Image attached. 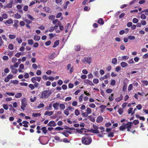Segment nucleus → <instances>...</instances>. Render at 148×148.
I'll return each mask as SVG.
<instances>
[{
    "instance_id": "f257e3e1",
    "label": "nucleus",
    "mask_w": 148,
    "mask_h": 148,
    "mask_svg": "<svg viewBox=\"0 0 148 148\" xmlns=\"http://www.w3.org/2000/svg\"><path fill=\"white\" fill-rule=\"evenodd\" d=\"M92 139L90 137H86L85 136L82 138V141L83 143L86 145L90 144L92 142Z\"/></svg>"
},
{
    "instance_id": "f03ea898",
    "label": "nucleus",
    "mask_w": 148,
    "mask_h": 148,
    "mask_svg": "<svg viewBox=\"0 0 148 148\" xmlns=\"http://www.w3.org/2000/svg\"><path fill=\"white\" fill-rule=\"evenodd\" d=\"M51 94V90H45L42 92L41 97V98H46L48 97Z\"/></svg>"
},
{
    "instance_id": "7ed1b4c3",
    "label": "nucleus",
    "mask_w": 148,
    "mask_h": 148,
    "mask_svg": "<svg viewBox=\"0 0 148 148\" xmlns=\"http://www.w3.org/2000/svg\"><path fill=\"white\" fill-rule=\"evenodd\" d=\"M27 105V101L26 99L23 98L21 100V108L23 110H24L25 108Z\"/></svg>"
},
{
    "instance_id": "20e7f679",
    "label": "nucleus",
    "mask_w": 148,
    "mask_h": 148,
    "mask_svg": "<svg viewBox=\"0 0 148 148\" xmlns=\"http://www.w3.org/2000/svg\"><path fill=\"white\" fill-rule=\"evenodd\" d=\"M13 66L12 65L10 66V68L12 70L11 72L13 74H15L17 73L18 70L16 69H14Z\"/></svg>"
},
{
    "instance_id": "39448f33",
    "label": "nucleus",
    "mask_w": 148,
    "mask_h": 148,
    "mask_svg": "<svg viewBox=\"0 0 148 148\" xmlns=\"http://www.w3.org/2000/svg\"><path fill=\"white\" fill-rule=\"evenodd\" d=\"M47 125L50 127H54L57 125L55 122L53 121H50L48 124Z\"/></svg>"
},
{
    "instance_id": "423d86ee",
    "label": "nucleus",
    "mask_w": 148,
    "mask_h": 148,
    "mask_svg": "<svg viewBox=\"0 0 148 148\" xmlns=\"http://www.w3.org/2000/svg\"><path fill=\"white\" fill-rule=\"evenodd\" d=\"M13 3V1L11 0L10 1L9 3H7L5 6L4 7V8H11L12 7V5Z\"/></svg>"
},
{
    "instance_id": "0eeeda50",
    "label": "nucleus",
    "mask_w": 148,
    "mask_h": 148,
    "mask_svg": "<svg viewBox=\"0 0 148 148\" xmlns=\"http://www.w3.org/2000/svg\"><path fill=\"white\" fill-rule=\"evenodd\" d=\"M59 102H56L52 105L55 110H57L59 108Z\"/></svg>"
},
{
    "instance_id": "6e6552de",
    "label": "nucleus",
    "mask_w": 148,
    "mask_h": 148,
    "mask_svg": "<svg viewBox=\"0 0 148 148\" xmlns=\"http://www.w3.org/2000/svg\"><path fill=\"white\" fill-rule=\"evenodd\" d=\"M52 23L53 24H56L58 25H61V22L58 19H56L53 20V21Z\"/></svg>"
},
{
    "instance_id": "1a4fd4ad",
    "label": "nucleus",
    "mask_w": 148,
    "mask_h": 148,
    "mask_svg": "<svg viewBox=\"0 0 148 148\" xmlns=\"http://www.w3.org/2000/svg\"><path fill=\"white\" fill-rule=\"evenodd\" d=\"M84 82L86 84H88L90 86L94 85V84L92 83V82L91 81L88 79L84 80Z\"/></svg>"
},
{
    "instance_id": "9d476101",
    "label": "nucleus",
    "mask_w": 148,
    "mask_h": 148,
    "mask_svg": "<svg viewBox=\"0 0 148 148\" xmlns=\"http://www.w3.org/2000/svg\"><path fill=\"white\" fill-rule=\"evenodd\" d=\"M132 123L131 122H129L127 124H125L126 128H131L132 124Z\"/></svg>"
},
{
    "instance_id": "9b49d317",
    "label": "nucleus",
    "mask_w": 148,
    "mask_h": 148,
    "mask_svg": "<svg viewBox=\"0 0 148 148\" xmlns=\"http://www.w3.org/2000/svg\"><path fill=\"white\" fill-rule=\"evenodd\" d=\"M53 114V112L52 111H47L45 112L44 113V115H48L49 116H50L52 115Z\"/></svg>"
},
{
    "instance_id": "f8f14e48",
    "label": "nucleus",
    "mask_w": 148,
    "mask_h": 148,
    "mask_svg": "<svg viewBox=\"0 0 148 148\" xmlns=\"http://www.w3.org/2000/svg\"><path fill=\"white\" fill-rule=\"evenodd\" d=\"M103 118L100 116H99L97 118L96 121L98 123H100L103 120Z\"/></svg>"
},
{
    "instance_id": "ddd939ff",
    "label": "nucleus",
    "mask_w": 148,
    "mask_h": 148,
    "mask_svg": "<svg viewBox=\"0 0 148 148\" xmlns=\"http://www.w3.org/2000/svg\"><path fill=\"white\" fill-rule=\"evenodd\" d=\"M127 63L125 62H122L121 63V66L123 68L127 66Z\"/></svg>"
},
{
    "instance_id": "4468645a",
    "label": "nucleus",
    "mask_w": 148,
    "mask_h": 148,
    "mask_svg": "<svg viewBox=\"0 0 148 148\" xmlns=\"http://www.w3.org/2000/svg\"><path fill=\"white\" fill-rule=\"evenodd\" d=\"M91 58L90 57H86L85 58L86 61L88 64H90L91 62Z\"/></svg>"
},
{
    "instance_id": "2eb2a0df",
    "label": "nucleus",
    "mask_w": 148,
    "mask_h": 148,
    "mask_svg": "<svg viewBox=\"0 0 148 148\" xmlns=\"http://www.w3.org/2000/svg\"><path fill=\"white\" fill-rule=\"evenodd\" d=\"M90 132L91 133L95 134H99V131L98 130L91 129Z\"/></svg>"
},
{
    "instance_id": "dca6fc26",
    "label": "nucleus",
    "mask_w": 148,
    "mask_h": 148,
    "mask_svg": "<svg viewBox=\"0 0 148 148\" xmlns=\"http://www.w3.org/2000/svg\"><path fill=\"white\" fill-rule=\"evenodd\" d=\"M59 40H56L54 42V45L53 47V48L56 47L59 44Z\"/></svg>"
},
{
    "instance_id": "f3484780",
    "label": "nucleus",
    "mask_w": 148,
    "mask_h": 148,
    "mask_svg": "<svg viewBox=\"0 0 148 148\" xmlns=\"http://www.w3.org/2000/svg\"><path fill=\"white\" fill-rule=\"evenodd\" d=\"M126 129V127L124 123L123 124L122 126H121L119 127V130L121 131H123L124 130Z\"/></svg>"
},
{
    "instance_id": "a211bd4d",
    "label": "nucleus",
    "mask_w": 148,
    "mask_h": 148,
    "mask_svg": "<svg viewBox=\"0 0 148 148\" xmlns=\"http://www.w3.org/2000/svg\"><path fill=\"white\" fill-rule=\"evenodd\" d=\"M22 123L24 124L23 126L25 127H27L28 125L27 124L29 123V122L26 121H24L22 122Z\"/></svg>"
},
{
    "instance_id": "6ab92c4d",
    "label": "nucleus",
    "mask_w": 148,
    "mask_h": 148,
    "mask_svg": "<svg viewBox=\"0 0 148 148\" xmlns=\"http://www.w3.org/2000/svg\"><path fill=\"white\" fill-rule=\"evenodd\" d=\"M52 106V104L50 103L49 104V106H47L45 108V109L46 110H51Z\"/></svg>"
},
{
    "instance_id": "aec40b11",
    "label": "nucleus",
    "mask_w": 148,
    "mask_h": 148,
    "mask_svg": "<svg viewBox=\"0 0 148 148\" xmlns=\"http://www.w3.org/2000/svg\"><path fill=\"white\" fill-rule=\"evenodd\" d=\"M59 107L60 109L62 110H64L65 108V105L63 104H60L59 103Z\"/></svg>"
},
{
    "instance_id": "412c9836",
    "label": "nucleus",
    "mask_w": 148,
    "mask_h": 148,
    "mask_svg": "<svg viewBox=\"0 0 148 148\" xmlns=\"http://www.w3.org/2000/svg\"><path fill=\"white\" fill-rule=\"evenodd\" d=\"M34 39L36 41L39 40L40 39V36L37 35H35L34 37Z\"/></svg>"
},
{
    "instance_id": "4be33fe9",
    "label": "nucleus",
    "mask_w": 148,
    "mask_h": 148,
    "mask_svg": "<svg viewBox=\"0 0 148 148\" xmlns=\"http://www.w3.org/2000/svg\"><path fill=\"white\" fill-rule=\"evenodd\" d=\"M13 21L11 19H10L7 20L6 22H5V23L6 24V23L8 24H12L13 23Z\"/></svg>"
},
{
    "instance_id": "5701e85b",
    "label": "nucleus",
    "mask_w": 148,
    "mask_h": 148,
    "mask_svg": "<svg viewBox=\"0 0 148 148\" xmlns=\"http://www.w3.org/2000/svg\"><path fill=\"white\" fill-rule=\"evenodd\" d=\"M64 113L67 116H68L69 115V110L67 108L66 109H65V110L64 111Z\"/></svg>"
},
{
    "instance_id": "b1692460",
    "label": "nucleus",
    "mask_w": 148,
    "mask_h": 148,
    "mask_svg": "<svg viewBox=\"0 0 148 148\" xmlns=\"http://www.w3.org/2000/svg\"><path fill=\"white\" fill-rule=\"evenodd\" d=\"M97 22L98 23L101 25H103L104 23L103 19L101 18H100L99 20Z\"/></svg>"
},
{
    "instance_id": "393cba45",
    "label": "nucleus",
    "mask_w": 148,
    "mask_h": 148,
    "mask_svg": "<svg viewBox=\"0 0 148 148\" xmlns=\"http://www.w3.org/2000/svg\"><path fill=\"white\" fill-rule=\"evenodd\" d=\"M56 56V53L53 52L52 53L51 55L49 56V58L51 59H53Z\"/></svg>"
},
{
    "instance_id": "a878e982",
    "label": "nucleus",
    "mask_w": 148,
    "mask_h": 148,
    "mask_svg": "<svg viewBox=\"0 0 148 148\" xmlns=\"http://www.w3.org/2000/svg\"><path fill=\"white\" fill-rule=\"evenodd\" d=\"M41 129L42 130V132L44 134L46 133L47 132V130L46 127H43Z\"/></svg>"
},
{
    "instance_id": "bb28decb",
    "label": "nucleus",
    "mask_w": 148,
    "mask_h": 148,
    "mask_svg": "<svg viewBox=\"0 0 148 148\" xmlns=\"http://www.w3.org/2000/svg\"><path fill=\"white\" fill-rule=\"evenodd\" d=\"M67 108L69 110H70L71 111L73 112L74 110V107L72 106H69L67 107Z\"/></svg>"
},
{
    "instance_id": "cd10ccee",
    "label": "nucleus",
    "mask_w": 148,
    "mask_h": 148,
    "mask_svg": "<svg viewBox=\"0 0 148 148\" xmlns=\"http://www.w3.org/2000/svg\"><path fill=\"white\" fill-rule=\"evenodd\" d=\"M22 96V94L20 92L18 93L15 95V97L16 98H18L21 97Z\"/></svg>"
},
{
    "instance_id": "c85d7f7f",
    "label": "nucleus",
    "mask_w": 148,
    "mask_h": 148,
    "mask_svg": "<svg viewBox=\"0 0 148 148\" xmlns=\"http://www.w3.org/2000/svg\"><path fill=\"white\" fill-rule=\"evenodd\" d=\"M70 133L69 131H66V132H62V134L64 135L66 137L68 136V133Z\"/></svg>"
},
{
    "instance_id": "c756f323",
    "label": "nucleus",
    "mask_w": 148,
    "mask_h": 148,
    "mask_svg": "<svg viewBox=\"0 0 148 148\" xmlns=\"http://www.w3.org/2000/svg\"><path fill=\"white\" fill-rule=\"evenodd\" d=\"M41 114L40 113H34L32 114V116L34 117H37V116H40Z\"/></svg>"
},
{
    "instance_id": "7c9ffc66",
    "label": "nucleus",
    "mask_w": 148,
    "mask_h": 148,
    "mask_svg": "<svg viewBox=\"0 0 148 148\" xmlns=\"http://www.w3.org/2000/svg\"><path fill=\"white\" fill-rule=\"evenodd\" d=\"M117 62V59L115 58H114L112 59V63L113 64H116V63Z\"/></svg>"
},
{
    "instance_id": "2f4dec72",
    "label": "nucleus",
    "mask_w": 148,
    "mask_h": 148,
    "mask_svg": "<svg viewBox=\"0 0 148 148\" xmlns=\"http://www.w3.org/2000/svg\"><path fill=\"white\" fill-rule=\"evenodd\" d=\"M34 42L32 39H29L28 40V44L29 45H32L33 44Z\"/></svg>"
},
{
    "instance_id": "473e14b6",
    "label": "nucleus",
    "mask_w": 148,
    "mask_h": 148,
    "mask_svg": "<svg viewBox=\"0 0 148 148\" xmlns=\"http://www.w3.org/2000/svg\"><path fill=\"white\" fill-rule=\"evenodd\" d=\"M114 94H112L109 97V99L110 100V101H112L113 100L114 98H113V96H114Z\"/></svg>"
},
{
    "instance_id": "72a5a7b5",
    "label": "nucleus",
    "mask_w": 148,
    "mask_h": 148,
    "mask_svg": "<svg viewBox=\"0 0 148 148\" xmlns=\"http://www.w3.org/2000/svg\"><path fill=\"white\" fill-rule=\"evenodd\" d=\"M44 106V104L43 103H40L37 106V107L38 108H40L43 107Z\"/></svg>"
},
{
    "instance_id": "f704fd0d",
    "label": "nucleus",
    "mask_w": 148,
    "mask_h": 148,
    "mask_svg": "<svg viewBox=\"0 0 148 148\" xmlns=\"http://www.w3.org/2000/svg\"><path fill=\"white\" fill-rule=\"evenodd\" d=\"M74 113L76 116H78L80 114V112L78 109H76Z\"/></svg>"
},
{
    "instance_id": "c9c22d12",
    "label": "nucleus",
    "mask_w": 148,
    "mask_h": 148,
    "mask_svg": "<svg viewBox=\"0 0 148 148\" xmlns=\"http://www.w3.org/2000/svg\"><path fill=\"white\" fill-rule=\"evenodd\" d=\"M16 39L18 41V42L19 43H20L22 42V40L20 38L17 37Z\"/></svg>"
},
{
    "instance_id": "e433bc0d",
    "label": "nucleus",
    "mask_w": 148,
    "mask_h": 148,
    "mask_svg": "<svg viewBox=\"0 0 148 148\" xmlns=\"http://www.w3.org/2000/svg\"><path fill=\"white\" fill-rule=\"evenodd\" d=\"M15 16L18 19L20 18L21 17V16L18 13H16L15 14Z\"/></svg>"
},
{
    "instance_id": "4c0bfd02",
    "label": "nucleus",
    "mask_w": 148,
    "mask_h": 148,
    "mask_svg": "<svg viewBox=\"0 0 148 148\" xmlns=\"http://www.w3.org/2000/svg\"><path fill=\"white\" fill-rule=\"evenodd\" d=\"M118 112H119V114H120L121 115L123 113V110L122 108H119L118 110Z\"/></svg>"
},
{
    "instance_id": "58836bf2",
    "label": "nucleus",
    "mask_w": 148,
    "mask_h": 148,
    "mask_svg": "<svg viewBox=\"0 0 148 148\" xmlns=\"http://www.w3.org/2000/svg\"><path fill=\"white\" fill-rule=\"evenodd\" d=\"M36 81H37L36 77H33L31 79V81L33 83L36 82Z\"/></svg>"
},
{
    "instance_id": "ea45409f",
    "label": "nucleus",
    "mask_w": 148,
    "mask_h": 148,
    "mask_svg": "<svg viewBox=\"0 0 148 148\" xmlns=\"http://www.w3.org/2000/svg\"><path fill=\"white\" fill-rule=\"evenodd\" d=\"M122 60H127L129 58V57L128 56H122Z\"/></svg>"
},
{
    "instance_id": "a19ab883",
    "label": "nucleus",
    "mask_w": 148,
    "mask_h": 148,
    "mask_svg": "<svg viewBox=\"0 0 148 148\" xmlns=\"http://www.w3.org/2000/svg\"><path fill=\"white\" fill-rule=\"evenodd\" d=\"M87 113L88 114H90L91 113V109L89 108H87L86 110Z\"/></svg>"
},
{
    "instance_id": "79ce46f5",
    "label": "nucleus",
    "mask_w": 148,
    "mask_h": 148,
    "mask_svg": "<svg viewBox=\"0 0 148 148\" xmlns=\"http://www.w3.org/2000/svg\"><path fill=\"white\" fill-rule=\"evenodd\" d=\"M16 37V36L14 35H10L9 37L10 39H13L15 38Z\"/></svg>"
},
{
    "instance_id": "37998d69",
    "label": "nucleus",
    "mask_w": 148,
    "mask_h": 148,
    "mask_svg": "<svg viewBox=\"0 0 148 148\" xmlns=\"http://www.w3.org/2000/svg\"><path fill=\"white\" fill-rule=\"evenodd\" d=\"M121 67L119 66H117L116 67L115 69V71L116 72H118L121 69Z\"/></svg>"
},
{
    "instance_id": "c03bdc74",
    "label": "nucleus",
    "mask_w": 148,
    "mask_h": 148,
    "mask_svg": "<svg viewBox=\"0 0 148 148\" xmlns=\"http://www.w3.org/2000/svg\"><path fill=\"white\" fill-rule=\"evenodd\" d=\"M115 84V80L113 79L111 80V82L110 83V85L112 86H114Z\"/></svg>"
},
{
    "instance_id": "a18cd8bd",
    "label": "nucleus",
    "mask_w": 148,
    "mask_h": 148,
    "mask_svg": "<svg viewBox=\"0 0 148 148\" xmlns=\"http://www.w3.org/2000/svg\"><path fill=\"white\" fill-rule=\"evenodd\" d=\"M114 132H110L108 134V137H113L114 136Z\"/></svg>"
},
{
    "instance_id": "49530a36",
    "label": "nucleus",
    "mask_w": 148,
    "mask_h": 148,
    "mask_svg": "<svg viewBox=\"0 0 148 148\" xmlns=\"http://www.w3.org/2000/svg\"><path fill=\"white\" fill-rule=\"evenodd\" d=\"M93 82L95 84H97L99 83V81L98 79H93Z\"/></svg>"
},
{
    "instance_id": "de8ad7c7",
    "label": "nucleus",
    "mask_w": 148,
    "mask_h": 148,
    "mask_svg": "<svg viewBox=\"0 0 148 148\" xmlns=\"http://www.w3.org/2000/svg\"><path fill=\"white\" fill-rule=\"evenodd\" d=\"M133 86L132 84H130L128 86V91H130L131 90Z\"/></svg>"
},
{
    "instance_id": "09e8293b",
    "label": "nucleus",
    "mask_w": 148,
    "mask_h": 148,
    "mask_svg": "<svg viewBox=\"0 0 148 148\" xmlns=\"http://www.w3.org/2000/svg\"><path fill=\"white\" fill-rule=\"evenodd\" d=\"M107 78V77L106 75H104L103 77H101L100 78V80H104L105 79H106Z\"/></svg>"
},
{
    "instance_id": "8fccbe9b",
    "label": "nucleus",
    "mask_w": 148,
    "mask_h": 148,
    "mask_svg": "<svg viewBox=\"0 0 148 148\" xmlns=\"http://www.w3.org/2000/svg\"><path fill=\"white\" fill-rule=\"evenodd\" d=\"M138 21L136 18H134L133 19L132 21L133 23H136L138 22Z\"/></svg>"
},
{
    "instance_id": "3c124183",
    "label": "nucleus",
    "mask_w": 148,
    "mask_h": 148,
    "mask_svg": "<svg viewBox=\"0 0 148 148\" xmlns=\"http://www.w3.org/2000/svg\"><path fill=\"white\" fill-rule=\"evenodd\" d=\"M142 82H143V86H147L148 85V82L147 81H142Z\"/></svg>"
},
{
    "instance_id": "603ef678",
    "label": "nucleus",
    "mask_w": 148,
    "mask_h": 148,
    "mask_svg": "<svg viewBox=\"0 0 148 148\" xmlns=\"http://www.w3.org/2000/svg\"><path fill=\"white\" fill-rule=\"evenodd\" d=\"M145 12V14L146 15H148V9H146L143 11H142L141 12V13H143V12Z\"/></svg>"
},
{
    "instance_id": "864d4df0",
    "label": "nucleus",
    "mask_w": 148,
    "mask_h": 148,
    "mask_svg": "<svg viewBox=\"0 0 148 148\" xmlns=\"http://www.w3.org/2000/svg\"><path fill=\"white\" fill-rule=\"evenodd\" d=\"M8 48L10 50H12L13 49V45L12 44H10L8 45Z\"/></svg>"
},
{
    "instance_id": "5fc2aeb1",
    "label": "nucleus",
    "mask_w": 148,
    "mask_h": 148,
    "mask_svg": "<svg viewBox=\"0 0 148 148\" xmlns=\"http://www.w3.org/2000/svg\"><path fill=\"white\" fill-rule=\"evenodd\" d=\"M29 87L31 88L32 90L34 88L35 86H34V85L32 84H29L28 86Z\"/></svg>"
},
{
    "instance_id": "6e6d98bb",
    "label": "nucleus",
    "mask_w": 148,
    "mask_h": 148,
    "mask_svg": "<svg viewBox=\"0 0 148 148\" xmlns=\"http://www.w3.org/2000/svg\"><path fill=\"white\" fill-rule=\"evenodd\" d=\"M5 94H6V95H8L9 96L11 95V96H13L14 95V94L13 92H6L5 93Z\"/></svg>"
},
{
    "instance_id": "4d7b16f0",
    "label": "nucleus",
    "mask_w": 148,
    "mask_h": 148,
    "mask_svg": "<svg viewBox=\"0 0 148 148\" xmlns=\"http://www.w3.org/2000/svg\"><path fill=\"white\" fill-rule=\"evenodd\" d=\"M112 91V90L110 89H108L106 90V92L108 93H111Z\"/></svg>"
},
{
    "instance_id": "13d9d810",
    "label": "nucleus",
    "mask_w": 148,
    "mask_h": 148,
    "mask_svg": "<svg viewBox=\"0 0 148 148\" xmlns=\"http://www.w3.org/2000/svg\"><path fill=\"white\" fill-rule=\"evenodd\" d=\"M3 108L5 110H7L8 108V107L7 104L3 105Z\"/></svg>"
},
{
    "instance_id": "bf43d9fd",
    "label": "nucleus",
    "mask_w": 148,
    "mask_h": 148,
    "mask_svg": "<svg viewBox=\"0 0 148 148\" xmlns=\"http://www.w3.org/2000/svg\"><path fill=\"white\" fill-rule=\"evenodd\" d=\"M13 75L12 74H9L7 75V77L9 79H11L13 77Z\"/></svg>"
},
{
    "instance_id": "052dcab7",
    "label": "nucleus",
    "mask_w": 148,
    "mask_h": 148,
    "mask_svg": "<svg viewBox=\"0 0 148 148\" xmlns=\"http://www.w3.org/2000/svg\"><path fill=\"white\" fill-rule=\"evenodd\" d=\"M11 82H12L14 84H17L18 83V81L16 80L12 81L11 80Z\"/></svg>"
},
{
    "instance_id": "680f3d73",
    "label": "nucleus",
    "mask_w": 148,
    "mask_h": 148,
    "mask_svg": "<svg viewBox=\"0 0 148 148\" xmlns=\"http://www.w3.org/2000/svg\"><path fill=\"white\" fill-rule=\"evenodd\" d=\"M128 38L130 40H133L135 38V37L134 36H128Z\"/></svg>"
},
{
    "instance_id": "e2e57ef3",
    "label": "nucleus",
    "mask_w": 148,
    "mask_h": 148,
    "mask_svg": "<svg viewBox=\"0 0 148 148\" xmlns=\"http://www.w3.org/2000/svg\"><path fill=\"white\" fill-rule=\"evenodd\" d=\"M89 106L90 107L93 108H95L96 107L94 103H92L90 104Z\"/></svg>"
},
{
    "instance_id": "0e129e2a",
    "label": "nucleus",
    "mask_w": 148,
    "mask_h": 148,
    "mask_svg": "<svg viewBox=\"0 0 148 148\" xmlns=\"http://www.w3.org/2000/svg\"><path fill=\"white\" fill-rule=\"evenodd\" d=\"M83 94H82L79 97V101L81 102L83 100Z\"/></svg>"
},
{
    "instance_id": "69168bd1",
    "label": "nucleus",
    "mask_w": 148,
    "mask_h": 148,
    "mask_svg": "<svg viewBox=\"0 0 148 148\" xmlns=\"http://www.w3.org/2000/svg\"><path fill=\"white\" fill-rule=\"evenodd\" d=\"M72 99L71 97H69L66 98L65 99V101H69L71 100Z\"/></svg>"
},
{
    "instance_id": "338daca9",
    "label": "nucleus",
    "mask_w": 148,
    "mask_h": 148,
    "mask_svg": "<svg viewBox=\"0 0 148 148\" xmlns=\"http://www.w3.org/2000/svg\"><path fill=\"white\" fill-rule=\"evenodd\" d=\"M27 16L29 18L32 20H34V18L31 15L29 14H28L27 15Z\"/></svg>"
},
{
    "instance_id": "774afa93",
    "label": "nucleus",
    "mask_w": 148,
    "mask_h": 148,
    "mask_svg": "<svg viewBox=\"0 0 148 148\" xmlns=\"http://www.w3.org/2000/svg\"><path fill=\"white\" fill-rule=\"evenodd\" d=\"M136 108L140 110L141 109L142 106L140 104H138L136 106Z\"/></svg>"
}]
</instances>
